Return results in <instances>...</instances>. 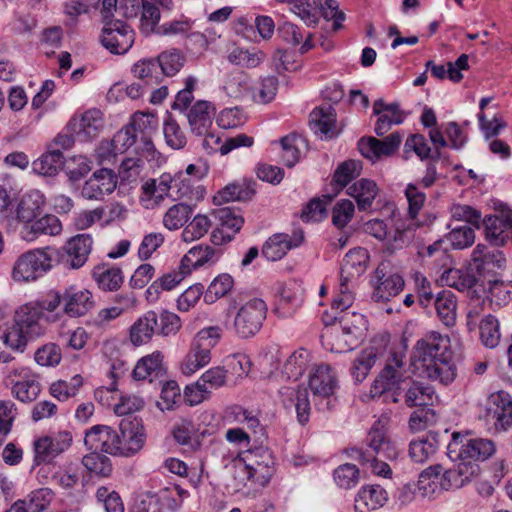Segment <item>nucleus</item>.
Here are the masks:
<instances>
[{"label": "nucleus", "mask_w": 512, "mask_h": 512, "mask_svg": "<svg viewBox=\"0 0 512 512\" xmlns=\"http://www.w3.org/2000/svg\"><path fill=\"white\" fill-rule=\"evenodd\" d=\"M413 366L432 381L448 385L456 378L450 338L430 332L419 339L412 352Z\"/></svg>", "instance_id": "nucleus-1"}, {"label": "nucleus", "mask_w": 512, "mask_h": 512, "mask_svg": "<svg viewBox=\"0 0 512 512\" xmlns=\"http://www.w3.org/2000/svg\"><path fill=\"white\" fill-rule=\"evenodd\" d=\"M402 388L406 389L404 400L407 406L424 407L432 404L433 389L419 382H407L403 357L393 354L374 380L370 393L372 397H379L389 391L396 393Z\"/></svg>", "instance_id": "nucleus-2"}, {"label": "nucleus", "mask_w": 512, "mask_h": 512, "mask_svg": "<svg viewBox=\"0 0 512 512\" xmlns=\"http://www.w3.org/2000/svg\"><path fill=\"white\" fill-rule=\"evenodd\" d=\"M41 319L30 303L21 305L15 310L11 324L0 330V340L13 351L23 353L28 342L45 334Z\"/></svg>", "instance_id": "nucleus-3"}, {"label": "nucleus", "mask_w": 512, "mask_h": 512, "mask_svg": "<svg viewBox=\"0 0 512 512\" xmlns=\"http://www.w3.org/2000/svg\"><path fill=\"white\" fill-rule=\"evenodd\" d=\"M366 330L367 320L364 315L347 312L340 315L339 326L326 328L321 339L331 352L346 353L361 344Z\"/></svg>", "instance_id": "nucleus-4"}, {"label": "nucleus", "mask_w": 512, "mask_h": 512, "mask_svg": "<svg viewBox=\"0 0 512 512\" xmlns=\"http://www.w3.org/2000/svg\"><path fill=\"white\" fill-rule=\"evenodd\" d=\"M388 419H380L370 429L367 436V449L353 448L351 456L362 463H373L375 472L379 475L387 476L391 474L388 464L378 461V457L384 459H394L397 456V450L386 435L385 425Z\"/></svg>", "instance_id": "nucleus-5"}, {"label": "nucleus", "mask_w": 512, "mask_h": 512, "mask_svg": "<svg viewBox=\"0 0 512 512\" xmlns=\"http://www.w3.org/2000/svg\"><path fill=\"white\" fill-rule=\"evenodd\" d=\"M221 337L220 326H209L198 331L181 363V372L186 376H191L208 365L211 361V350L218 344Z\"/></svg>", "instance_id": "nucleus-6"}, {"label": "nucleus", "mask_w": 512, "mask_h": 512, "mask_svg": "<svg viewBox=\"0 0 512 512\" xmlns=\"http://www.w3.org/2000/svg\"><path fill=\"white\" fill-rule=\"evenodd\" d=\"M52 268L48 249H33L21 254L14 262L11 277L16 282H32Z\"/></svg>", "instance_id": "nucleus-7"}, {"label": "nucleus", "mask_w": 512, "mask_h": 512, "mask_svg": "<svg viewBox=\"0 0 512 512\" xmlns=\"http://www.w3.org/2000/svg\"><path fill=\"white\" fill-rule=\"evenodd\" d=\"M495 452V445L489 439L468 438L460 432H454L447 446V455L451 460L467 459L476 463L486 460Z\"/></svg>", "instance_id": "nucleus-8"}, {"label": "nucleus", "mask_w": 512, "mask_h": 512, "mask_svg": "<svg viewBox=\"0 0 512 512\" xmlns=\"http://www.w3.org/2000/svg\"><path fill=\"white\" fill-rule=\"evenodd\" d=\"M338 387L334 369L326 364L317 365L309 375V388L313 394L314 405L318 410L330 409L332 396Z\"/></svg>", "instance_id": "nucleus-9"}, {"label": "nucleus", "mask_w": 512, "mask_h": 512, "mask_svg": "<svg viewBox=\"0 0 512 512\" xmlns=\"http://www.w3.org/2000/svg\"><path fill=\"white\" fill-rule=\"evenodd\" d=\"M266 312L267 307L262 299H251L238 309L231 329L241 338L254 336L260 330Z\"/></svg>", "instance_id": "nucleus-10"}, {"label": "nucleus", "mask_w": 512, "mask_h": 512, "mask_svg": "<svg viewBox=\"0 0 512 512\" xmlns=\"http://www.w3.org/2000/svg\"><path fill=\"white\" fill-rule=\"evenodd\" d=\"M73 443L72 433L68 430L53 431L34 441V462L51 463L59 455L66 452Z\"/></svg>", "instance_id": "nucleus-11"}, {"label": "nucleus", "mask_w": 512, "mask_h": 512, "mask_svg": "<svg viewBox=\"0 0 512 512\" xmlns=\"http://www.w3.org/2000/svg\"><path fill=\"white\" fill-rule=\"evenodd\" d=\"M135 32L119 19L105 20L100 36L101 44L112 54H125L133 46Z\"/></svg>", "instance_id": "nucleus-12"}, {"label": "nucleus", "mask_w": 512, "mask_h": 512, "mask_svg": "<svg viewBox=\"0 0 512 512\" xmlns=\"http://www.w3.org/2000/svg\"><path fill=\"white\" fill-rule=\"evenodd\" d=\"M146 434L138 422L122 421L117 432L114 456L129 457L138 453L144 446Z\"/></svg>", "instance_id": "nucleus-13"}, {"label": "nucleus", "mask_w": 512, "mask_h": 512, "mask_svg": "<svg viewBox=\"0 0 512 512\" xmlns=\"http://www.w3.org/2000/svg\"><path fill=\"white\" fill-rule=\"evenodd\" d=\"M212 215L220 226L211 234V240L216 245L230 242L244 223V219L239 212L229 206L213 210Z\"/></svg>", "instance_id": "nucleus-14"}, {"label": "nucleus", "mask_w": 512, "mask_h": 512, "mask_svg": "<svg viewBox=\"0 0 512 512\" xmlns=\"http://www.w3.org/2000/svg\"><path fill=\"white\" fill-rule=\"evenodd\" d=\"M117 182V175L111 169H99L85 181L81 195L88 200H102L116 189Z\"/></svg>", "instance_id": "nucleus-15"}, {"label": "nucleus", "mask_w": 512, "mask_h": 512, "mask_svg": "<svg viewBox=\"0 0 512 512\" xmlns=\"http://www.w3.org/2000/svg\"><path fill=\"white\" fill-rule=\"evenodd\" d=\"M402 137L399 133H392L382 140L374 137L362 138L359 140L358 148L362 156L373 163L381 157L393 155L399 148Z\"/></svg>", "instance_id": "nucleus-16"}, {"label": "nucleus", "mask_w": 512, "mask_h": 512, "mask_svg": "<svg viewBox=\"0 0 512 512\" xmlns=\"http://www.w3.org/2000/svg\"><path fill=\"white\" fill-rule=\"evenodd\" d=\"M486 416L497 429L506 430L512 425V398L504 391L492 393L487 401Z\"/></svg>", "instance_id": "nucleus-17"}, {"label": "nucleus", "mask_w": 512, "mask_h": 512, "mask_svg": "<svg viewBox=\"0 0 512 512\" xmlns=\"http://www.w3.org/2000/svg\"><path fill=\"white\" fill-rule=\"evenodd\" d=\"M62 298L63 312L70 317L84 316L95 306L92 292L76 285L66 287Z\"/></svg>", "instance_id": "nucleus-18"}, {"label": "nucleus", "mask_w": 512, "mask_h": 512, "mask_svg": "<svg viewBox=\"0 0 512 512\" xmlns=\"http://www.w3.org/2000/svg\"><path fill=\"white\" fill-rule=\"evenodd\" d=\"M273 458L269 451H252L246 456L243 472L249 480L265 485L273 474Z\"/></svg>", "instance_id": "nucleus-19"}, {"label": "nucleus", "mask_w": 512, "mask_h": 512, "mask_svg": "<svg viewBox=\"0 0 512 512\" xmlns=\"http://www.w3.org/2000/svg\"><path fill=\"white\" fill-rule=\"evenodd\" d=\"M455 459L454 461H456ZM453 468L444 469L441 473L440 486L444 490L459 489L472 481L479 473V465L467 459H458Z\"/></svg>", "instance_id": "nucleus-20"}, {"label": "nucleus", "mask_w": 512, "mask_h": 512, "mask_svg": "<svg viewBox=\"0 0 512 512\" xmlns=\"http://www.w3.org/2000/svg\"><path fill=\"white\" fill-rule=\"evenodd\" d=\"M373 299L386 301L398 295L404 287V280L398 273L388 271V265L381 264L375 271Z\"/></svg>", "instance_id": "nucleus-21"}, {"label": "nucleus", "mask_w": 512, "mask_h": 512, "mask_svg": "<svg viewBox=\"0 0 512 512\" xmlns=\"http://www.w3.org/2000/svg\"><path fill=\"white\" fill-rule=\"evenodd\" d=\"M303 240V231L300 229L294 230L292 235L275 234L263 245L262 255L269 261L280 260L290 249L298 247Z\"/></svg>", "instance_id": "nucleus-22"}, {"label": "nucleus", "mask_w": 512, "mask_h": 512, "mask_svg": "<svg viewBox=\"0 0 512 512\" xmlns=\"http://www.w3.org/2000/svg\"><path fill=\"white\" fill-rule=\"evenodd\" d=\"M279 397L286 408H295L297 420L301 425L309 421L311 405L306 388L283 386L279 389Z\"/></svg>", "instance_id": "nucleus-23"}, {"label": "nucleus", "mask_w": 512, "mask_h": 512, "mask_svg": "<svg viewBox=\"0 0 512 512\" xmlns=\"http://www.w3.org/2000/svg\"><path fill=\"white\" fill-rule=\"evenodd\" d=\"M485 235L490 244L503 246L509 239V231H512V210L502 209L498 215L484 219Z\"/></svg>", "instance_id": "nucleus-24"}, {"label": "nucleus", "mask_w": 512, "mask_h": 512, "mask_svg": "<svg viewBox=\"0 0 512 512\" xmlns=\"http://www.w3.org/2000/svg\"><path fill=\"white\" fill-rule=\"evenodd\" d=\"M93 240L89 234H78L70 238L63 247V261L72 268L79 269L87 261Z\"/></svg>", "instance_id": "nucleus-25"}, {"label": "nucleus", "mask_w": 512, "mask_h": 512, "mask_svg": "<svg viewBox=\"0 0 512 512\" xmlns=\"http://www.w3.org/2000/svg\"><path fill=\"white\" fill-rule=\"evenodd\" d=\"M177 178L164 173L159 180L151 179L142 185L140 202L146 209H153L168 195L172 184L176 185Z\"/></svg>", "instance_id": "nucleus-26"}, {"label": "nucleus", "mask_w": 512, "mask_h": 512, "mask_svg": "<svg viewBox=\"0 0 512 512\" xmlns=\"http://www.w3.org/2000/svg\"><path fill=\"white\" fill-rule=\"evenodd\" d=\"M117 431L107 425H95L86 431L84 444L90 450L114 455Z\"/></svg>", "instance_id": "nucleus-27"}, {"label": "nucleus", "mask_w": 512, "mask_h": 512, "mask_svg": "<svg viewBox=\"0 0 512 512\" xmlns=\"http://www.w3.org/2000/svg\"><path fill=\"white\" fill-rule=\"evenodd\" d=\"M309 125L321 139H331L338 133L336 114L330 105L315 108L310 113Z\"/></svg>", "instance_id": "nucleus-28"}, {"label": "nucleus", "mask_w": 512, "mask_h": 512, "mask_svg": "<svg viewBox=\"0 0 512 512\" xmlns=\"http://www.w3.org/2000/svg\"><path fill=\"white\" fill-rule=\"evenodd\" d=\"M165 372L162 353L154 351L138 360L132 376L135 380H149L153 382L155 379L164 376Z\"/></svg>", "instance_id": "nucleus-29"}, {"label": "nucleus", "mask_w": 512, "mask_h": 512, "mask_svg": "<svg viewBox=\"0 0 512 512\" xmlns=\"http://www.w3.org/2000/svg\"><path fill=\"white\" fill-rule=\"evenodd\" d=\"M215 108L207 101L196 102L187 114L191 131L196 135L206 134L212 126Z\"/></svg>", "instance_id": "nucleus-30"}, {"label": "nucleus", "mask_w": 512, "mask_h": 512, "mask_svg": "<svg viewBox=\"0 0 512 512\" xmlns=\"http://www.w3.org/2000/svg\"><path fill=\"white\" fill-rule=\"evenodd\" d=\"M61 232L62 223L59 218L52 214H46L26 225L21 233L25 240L32 241L41 235L56 236Z\"/></svg>", "instance_id": "nucleus-31"}, {"label": "nucleus", "mask_w": 512, "mask_h": 512, "mask_svg": "<svg viewBox=\"0 0 512 512\" xmlns=\"http://www.w3.org/2000/svg\"><path fill=\"white\" fill-rule=\"evenodd\" d=\"M142 13L140 18V30L143 34L149 35L152 32L156 33L158 23L161 15L158 5L166 9H171L173 6L172 0H141Z\"/></svg>", "instance_id": "nucleus-32"}, {"label": "nucleus", "mask_w": 512, "mask_h": 512, "mask_svg": "<svg viewBox=\"0 0 512 512\" xmlns=\"http://www.w3.org/2000/svg\"><path fill=\"white\" fill-rule=\"evenodd\" d=\"M217 254L214 248L208 245H196L192 247L181 259L179 268L184 273H191L193 269L214 263Z\"/></svg>", "instance_id": "nucleus-33"}, {"label": "nucleus", "mask_w": 512, "mask_h": 512, "mask_svg": "<svg viewBox=\"0 0 512 512\" xmlns=\"http://www.w3.org/2000/svg\"><path fill=\"white\" fill-rule=\"evenodd\" d=\"M44 204V195L39 190L29 191L23 195L18 204V220L29 225L41 214Z\"/></svg>", "instance_id": "nucleus-34"}, {"label": "nucleus", "mask_w": 512, "mask_h": 512, "mask_svg": "<svg viewBox=\"0 0 512 512\" xmlns=\"http://www.w3.org/2000/svg\"><path fill=\"white\" fill-rule=\"evenodd\" d=\"M388 500V494L380 485L362 487L355 500V509L358 512L375 510L382 507Z\"/></svg>", "instance_id": "nucleus-35"}, {"label": "nucleus", "mask_w": 512, "mask_h": 512, "mask_svg": "<svg viewBox=\"0 0 512 512\" xmlns=\"http://www.w3.org/2000/svg\"><path fill=\"white\" fill-rule=\"evenodd\" d=\"M158 324V317L154 311H148L138 318L130 328V340L140 346L148 343L155 332Z\"/></svg>", "instance_id": "nucleus-36"}, {"label": "nucleus", "mask_w": 512, "mask_h": 512, "mask_svg": "<svg viewBox=\"0 0 512 512\" xmlns=\"http://www.w3.org/2000/svg\"><path fill=\"white\" fill-rule=\"evenodd\" d=\"M312 361L311 353L300 348L294 351L284 362L281 377L287 380L297 381L309 367Z\"/></svg>", "instance_id": "nucleus-37"}, {"label": "nucleus", "mask_w": 512, "mask_h": 512, "mask_svg": "<svg viewBox=\"0 0 512 512\" xmlns=\"http://www.w3.org/2000/svg\"><path fill=\"white\" fill-rule=\"evenodd\" d=\"M369 261L368 251L364 248L350 250L343 259L341 275L344 280H353L359 277L367 268Z\"/></svg>", "instance_id": "nucleus-38"}, {"label": "nucleus", "mask_w": 512, "mask_h": 512, "mask_svg": "<svg viewBox=\"0 0 512 512\" xmlns=\"http://www.w3.org/2000/svg\"><path fill=\"white\" fill-rule=\"evenodd\" d=\"M42 319L47 322H56L60 319V313L56 312L61 303L63 304L62 293L51 290L44 297L34 302H29Z\"/></svg>", "instance_id": "nucleus-39"}, {"label": "nucleus", "mask_w": 512, "mask_h": 512, "mask_svg": "<svg viewBox=\"0 0 512 512\" xmlns=\"http://www.w3.org/2000/svg\"><path fill=\"white\" fill-rule=\"evenodd\" d=\"M347 193L356 200L360 210H366L372 205L378 188L373 180L362 178L349 186Z\"/></svg>", "instance_id": "nucleus-40"}, {"label": "nucleus", "mask_w": 512, "mask_h": 512, "mask_svg": "<svg viewBox=\"0 0 512 512\" xmlns=\"http://www.w3.org/2000/svg\"><path fill=\"white\" fill-rule=\"evenodd\" d=\"M434 305L440 321L447 327L454 326L457 317L456 296L451 291H442L437 295Z\"/></svg>", "instance_id": "nucleus-41"}, {"label": "nucleus", "mask_w": 512, "mask_h": 512, "mask_svg": "<svg viewBox=\"0 0 512 512\" xmlns=\"http://www.w3.org/2000/svg\"><path fill=\"white\" fill-rule=\"evenodd\" d=\"M92 277L103 291H116L123 283L122 271L118 267L96 266L93 269Z\"/></svg>", "instance_id": "nucleus-42"}, {"label": "nucleus", "mask_w": 512, "mask_h": 512, "mask_svg": "<svg viewBox=\"0 0 512 512\" xmlns=\"http://www.w3.org/2000/svg\"><path fill=\"white\" fill-rule=\"evenodd\" d=\"M443 279L448 286L458 291H473L476 293L477 288L481 286L479 279L469 269H448L444 272Z\"/></svg>", "instance_id": "nucleus-43"}, {"label": "nucleus", "mask_w": 512, "mask_h": 512, "mask_svg": "<svg viewBox=\"0 0 512 512\" xmlns=\"http://www.w3.org/2000/svg\"><path fill=\"white\" fill-rule=\"evenodd\" d=\"M54 495L50 488H39L31 491L26 498L18 500L14 504H20L23 512H43L50 506Z\"/></svg>", "instance_id": "nucleus-44"}, {"label": "nucleus", "mask_w": 512, "mask_h": 512, "mask_svg": "<svg viewBox=\"0 0 512 512\" xmlns=\"http://www.w3.org/2000/svg\"><path fill=\"white\" fill-rule=\"evenodd\" d=\"M64 156L59 149L49 150L32 163L33 171L42 176H55L63 167Z\"/></svg>", "instance_id": "nucleus-45"}, {"label": "nucleus", "mask_w": 512, "mask_h": 512, "mask_svg": "<svg viewBox=\"0 0 512 512\" xmlns=\"http://www.w3.org/2000/svg\"><path fill=\"white\" fill-rule=\"evenodd\" d=\"M104 127L103 113L96 108L84 112L78 123L77 134L84 139L96 137Z\"/></svg>", "instance_id": "nucleus-46"}, {"label": "nucleus", "mask_w": 512, "mask_h": 512, "mask_svg": "<svg viewBox=\"0 0 512 512\" xmlns=\"http://www.w3.org/2000/svg\"><path fill=\"white\" fill-rule=\"evenodd\" d=\"M442 472L443 467L439 464L432 465L421 472L415 484L422 497H432L442 489L439 481Z\"/></svg>", "instance_id": "nucleus-47"}, {"label": "nucleus", "mask_w": 512, "mask_h": 512, "mask_svg": "<svg viewBox=\"0 0 512 512\" xmlns=\"http://www.w3.org/2000/svg\"><path fill=\"white\" fill-rule=\"evenodd\" d=\"M439 443L435 435L411 441L409 445V456L416 463H423L433 456L438 450Z\"/></svg>", "instance_id": "nucleus-48"}, {"label": "nucleus", "mask_w": 512, "mask_h": 512, "mask_svg": "<svg viewBox=\"0 0 512 512\" xmlns=\"http://www.w3.org/2000/svg\"><path fill=\"white\" fill-rule=\"evenodd\" d=\"M192 215V207L178 203L172 205L163 215L162 224L169 231H176L188 223Z\"/></svg>", "instance_id": "nucleus-49"}, {"label": "nucleus", "mask_w": 512, "mask_h": 512, "mask_svg": "<svg viewBox=\"0 0 512 512\" xmlns=\"http://www.w3.org/2000/svg\"><path fill=\"white\" fill-rule=\"evenodd\" d=\"M378 359V351L375 347H369L360 352L351 368L352 377L356 382H362L369 374Z\"/></svg>", "instance_id": "nucleus-50"}, {"label": "nucleus", "mask_w": 512, "mask_h": 512, "mask_svg": "<svg viewBox=\"0 0 512 512\" xmlns=\"http://www.w3.org/2000/svg\"><path fill=\"white\" fill-rule=\"evenodd\" d=\"M265 59V54L256 48L243 49L239 47L233 48L227 55V60L234 65L246 68H255L259 66Z\"/></svg>", "instance_id": "nucleus-51"}, {"label": "nucleus", "mask_w": 512, "mask_h": 512, "mask_svg": "<svg viewBox=\"0 0 512 512\" xmlns=\"http://www.w3.org/2000/svg\"><path fill=\"white\" fill-rule=\"evenodd\" d=\"M279 81L276 76L261 78L252 88V100L257 104L272 102L277 94Z\"/></svg>", "instance_id": "nucleus-52"}, {"label": "nucleus", "mask_w": 512, "mask_h": 512, "mask_svg": "<svg viewBox=\"0 0 512 512\" xmlns=\"http://www.w3.org/2000/svg\"><path fill=\"white\" fill-rule=\"evenodd\" d=\"M315 13L320 14L325 20H333V30L342 28V22L345 20V14L339 10V3L336 0H313Z\"/></svg>", "instance_id": "nucleus-53"}, {"label": "nucleus", "mask_w": 512, "mask_h": 512, "mask_svg": "<svg viewBox=\"0 0 512 512\" xmlns=\"http://www.w3.org/2000/svg\"><path fill=\"white\" fill-rule=\"evenodd\" d=\"M362 170V163L358 160H347L338 165L333 175V184L339 190L347 186L358 177Z\"/></svg>", "instance_id": "nucleus-54"}, {"label": "nucleus", "mask_w": 512, "mask_h": 512, "mask_svg": "<svg viewBox=\"0 0 512 512\" xmlns=\"http://www.w3.org/2000/svg\"><path fill=\"white\" fill-rule=\"evenodd\" d=\"M303 145L304 139L295 134L287 135L280 140L281 159L287 167H293L299 161Z\"/></svg>", "instance_id": "nucleus-55"}, {"label": "nucleus", "mask_w": 512, "mask_h": 512, "mask_svg": "<svg viewBox=\"0 0 512 512\" xmlns=\"http://www.w3.org/2000/svg\"><path fill=\"white\" fill-rule=\"evenodd\" d=\"M211 221L204 214L195 215L192 220L185 225L181 233V239L185 243L201 239L211 228Z\"/></svg>", "instance_id": "nucleus-56"}, {"label": "nucleus", "mask_w": 512, "mask_h": 512, "mask_svg": "<svg viewBox=\"0 0 512 512\" xmlns=\"http://www.w3.org/2000/svg\"><path fill=\"white\" fill-rule=\"evenodd\" d=\"M189 273H184L179 268V271L167 273L154 281L146 290L147 298L155 300L160 291H170L175 288Z\"/></svg>", "instance_id": "nucleus-57"}, {"label": "nucleus", "mask_w": 512, "mask_h": 512, "mask_svg": "<svg viewBox=\"0 0 512 512\" xmlns=\"http://www.w3.org/2000/svg\"><path fill=\"white\" fill-rule=\"evenodd\" d=\"M82 465L91 474L100 477H107L112 472V464L110 459L107 456L100 454L95 450L82 457Z\"/></svg>", "instance_id": "nucleus-58"}, {"label": "nucleus", "mask_w": 512, "mask_h": 512, "mask_svg": "<svg viewBox=\"0 0 512 512\" xmlns=\"http://www.w3.org/2000/svg\"><path fill=\"white\" fill-rule=\"evenodd\" d=\"M249 84V78L246 74L236 72L226 77L223 89L230 98L242 99L248 94Z\"/></svg>", "instance_id": "nucleus-59"}, {"label": "nucleus", "mask_w": 512, "mask_h": 512, "mask_svg": "<svg viewBox=\"0 0 512 512\" xmlns=\"http://www.w3.org/2000/svg\"><path fill=\"white\" fill-rule=\"evenodd\" d=\"M480 339L488 348H494L499 344V321L495 316L488 314L479 323Z\"/></svg>", "instance_id": "nucleus-60"}, {"label": "nucleus", "mask_w": 512, "mask_h": 512, "mask_svg": "<svg viewBox=\"0 0 512 512\" xmlns=\"http://www.w3.org/2000/svg\"><path fill=\"white\" fill-rule=\"evenodd\" d=\"M449 227L451 231L446 235V239L453 248L464 249L474 243L475 233L473 227L467 225L456 226L452 223L449 224Z\"/></svg>", "instance_id": "nucleus-61"}, {"label": "nucleus", "mask_w": 512, "mask_h": 512, "mask_svg": "<svg viewBox=\"0 0 512 512\" xmlns=\"http://www.w3.org/2000/svg\"><path fill=\"white\" fill-rule=\"evenodd\" d=\"M487 298L497 306L507 304L512 295V283L498 279L488 280Z\"/></svg>", "instance_id": "nucleus-62"}, {"label": "nucleus", "mask_w": 512, "mask_h": 512, "mask_svg": "<svg viewBox=\"0 0 512 512\" xmlns=\"http://www.w3.org/2000/svg\"><path fill=\"white\" fill-rule=\"evenodd\" d=\"M40 392L41 385L35 379L18 381L12 386L13 396L24 403H29L36 400Z\"/></svg>", "instance_id": "nucleus-63"}, {"label": "nucleus", "mask_w": 512, "mask_h": 512, "mask_svg": "<svg viewBox=\"0 0 512 512\" xmlns=\"http://www.w3.org/2000/svg\"><path fill=\"white\" fill-rule=\"evenodd\" d=\"M158 67L161 68L162 73L167 76L175 75L183 66L184 57L177 49L165 51L158 56Z\"/></svg>", "instance_id": "nucleus-64"}]
</instances>
